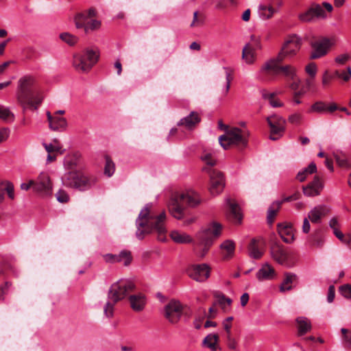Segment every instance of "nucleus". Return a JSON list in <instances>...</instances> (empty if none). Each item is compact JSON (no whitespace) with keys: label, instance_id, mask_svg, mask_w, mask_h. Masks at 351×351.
Wrapping results in <instances>:
<instances>
[{"label":"nucleus","instance_id":"nucleus-1","mask_svg":"<svg viewBox=\"0 0 351 351\" xmlns=\"http://www.w3.org/2000/svg\"><path fill=\"white\" fill-rule=\"evenodd\" d=\"M152 204H147L141 210L136 220V236L139 240H142L146 234L156 231L158 234V239L165 241L167 233L166 213L162 211L158 215H154L152 212Z\"/></svg>","mask_w":351,"mask_h":351},{"label":"nucleus","instance_id":"nucleus-2","mask_svg":"<svg viewBox=\"0 0 351 351\" xmlns=\"http://www.w3.org/2000/svg\"><path fill=\"white\" fill-rule=\"evenodd\" d=\"M16 95L18 103L24 110L31 108L37 110L43 100L36 77L31 75H24L19 80Z\"/></svg>","mask_w":351,"mask_h":351},{"label":"nucleus","instance_id":"nucleus-3","mask_svg":"<svg viewBox=\"0 0 351 351\" xmlns=\"http://www.w3.org/2000/svg\"><path fill=\"white\" fill-rule=\"evenodd\" d=\"M201 202L200 197L196 192L187 191L182 193L172 195L168 203V210L170 214L177 219H181L184 215V205L195 207Z\"/></svg>","mask_w":351,"mask_h":351},{"label":"nucleus","instance_id":"nucleus-4","mask_svg":"<svg viewBox=\"0 0 351 351\" xmlns=\"http://www.w3.org/2000/svg\"><path fill=\"white\" fill-rule=\"evenodd\" d=\"M221 229L222 226L220 223L213 222L208 228L197 233V242L194 249L197 256L202 258L206 256L214 241L221 234Z\"/></svg>","mask_w":351,"mask_h":351},{"label":"nucleus","instance_id":"nucleus-5","mask_svg":"<svg viewBox=\"0 0 351 351\" xmlns=\"http://www.w3.org/2000/svg\"><path fill=\"white\" fill-rule=\"evenodd\" d=\"M61 181L62 185L66 188L85 191L90 189L96 183L97 179L78 170L66 171L62 176Z\"/></svg>","mask_w":351,"mask_h":351},{"label":"nucleus","instance_id":"nucleus-6","mask_svg":"<svg viewBox=\"0 0 351 351\" xmlns=\"http://www.w3.org/2000/svg\"><path fill=\"white\" fill-rule=\"evenodd\" d=\"M283 60L278 58H274L265 62L261 69V73L266 75H282L287 80L295 78L296 70L291 65H280Z\"/></svg>","mask_w":351,"mask_h":351},{"label":"nucleus","instance_id":"nucleus-7","mask_svg":"<svg viewBox=\"0 0 351 351\" xmlns=\"http://www.w3.org/2000/svg\"><path fill=\"white\" fill-rule=\"evenodd\" d=\"M249 134L250 133L247 130L233 128L228 130L225 134L220 136L219 142L225 149L230 145L244 147L247 144Z\"/></svg>","mask_w":351,"mask_h":351},{"label":"nucleus","instance_id":"nucleus-8","mask_svg":"<svg viewBox=\"0 0 351 351\" xmlns=\"http://www.w3.org/2000/svg\"><path fill=\"white\" fill-rule=\"evenodd\" d=\"M135 285L133 282L129 280H119L112 284L108 293V298L117 303L124 299L130 292L133 291Z\"/></svg>","mask_w":351,"mask_h":351},{"label":"nucleus","instance_id":"nucleus-9","mask_svg":"<svg viewBox=\"0 0 351 351\" xmlns=\"http://www.w3.org/2000/svg\"><path fill=\"white\" fill-rule=\"evenodd\" d=\"M99 59V51L93 49H86L83 55H75L73 66L80 71L87 72L96 64Z\"/></svg>","mask_w":351,"mask_h":351},{"label":"nucleus","instance_id":"nucleus-10","mask_svg":"<svg viewBox=\"0 0 351 351\" xmlns=\"http://www.w3.org/2000/svg\"><path fill=\"white\" fill-rule=\"evenodd\" d=\"M301 45L302 39L300 37L295 34L289 36L276 58H278L280 60H284L287 58H291L300 50Z\"/></svg>","mask_w":351,"mask_h":351},{"label":"nucleus","instance_id":"nucleus-11","mask_svg":"<svg viewBox=\"0 0 351 351\" xmlns=\"http://www.w3.org/2000/svg\"><path fill=\"white\" fill-rule=\"evenodd\" d=\"M327 17L326 10L320 4L313 3L309 8L298 14L299 20L302 23H312Z\"/></svg>","mask_w":351,"mask_h":351},{"label":"nucleus","instance_id":"nucleus-12","mask_svg":"<svg viewBox=\"0 0 351 351\" xmlns=\"http://www.w3.org/2000/svg\"><path fill=\"white\" fill-rule=\"evenodd\" d=\"M202 170L210 176L209 191L213 195L219 194L225 186V179L223 173L210 167H204Z\"/></svg>","mask_w":351,"mask_h":351},{"label":"nucleus","instance_id":"nucleus-13","mask_svg":"<svg viewBox=\"0 0 351 351\" xmlns=\"http://www.w3.org/2000/svg\"><path fill=\"white\" fill-rule=\"evenodd\" d=\"M267 121L270 128L269 139L278 140L285 132L286 120L281 116L273 114L267 117Z\"/></svg>","mask_w":351,"mask_h":351},{"label":"nucleus","instance_id":"nucleus-14","mask_svg":"<svg viewBox=\"0 0 351 351\" xmlns=\"http://www.w3.org/2000/svg\"><path fill=\"white\" fill-rule=\"evenodd\" d=\"M312 47L311 59H317L324 56L330 47L334 45V40L328 38H320L310 43Z\"/></svg>","mask_w":351,"mask_h":351},{"label":"nucleus","instance_id":"nucleus-15","mask_svg":"<svg viewBox=\"0 0 351 351\" xmlns=\"http://www.w3.org/2000/svg\"><path fill=\"white\" fill-rule=\"evenodd\" d=\"M34 191L43 196L51 194L52 183L47 173L41 172L34 180Z\"/></svg>","mask_w":351,"mask_h":351},{"label":"nucleus","instance_id":"nucleus-16","mask_svg":"<svg viewBox=\"0 0 351 351\" xmlns=\"http://www.w3.org/2000/svg\"><path fill=\"white\" fill-rule=\"evenodd\" d=\"M183 313V306L179 301L172 300L165 307V316L171 324H177Z\"/></svg>","mask_w":351,"mask_h":351},{"label":"nucleus","instance_id":"nucleus-17","mask_svg":"<svg viewBox=\"0 0 351 351\" xmlns=\"http://www.w3.org/2000/svg\"><path fill=\"white\" fill-rule=\"evenodd\" d=\"M189 276L197 282H204L210 276V267L203 263L194 265L188 269Z\"/></svg>","mask_w":351,"mask_h":351},{"label":"nucleus","instance_id":"nucleus-18","mask_svg":"<svg viewBox=\"0 0 351 351\" xmlns=\"http://www.w3.org/2000/svg\"><path fill=\"white\" fill-rule=\"evenodd\" d=\"M271 255L272 258L280 265L288 266L290 254L282 245L274 243L271 247Z\"/></svg>","mask_w":351,"mask_h":351},{"label":"nucleus","instance_id":"nucleus-19","mask_svg":"<svg viewBox=\"0 0 351 351\" xmlns=\"http://www.w3.org/2000/svg\"><path fill=\"white\" fill-rule=\"evenodd\" d=\"M298 197H299V194L295 193L292 195L285 197L281 201L274 202L271 204V206H269V208H268V210H267V220L268 223H269V224L273 223L275 217H276L277 213L278 212L279 209L280 208L282 204L284 202H291V201L296 200L298 199Z\"/></svg>","mask_w":351,"mask_h":351},{"label":"nucleus","instance_id":"nucleus-20","mask_svg":"<svg viewBox=\"0 0 351 351\" xmlns=\"http://www.w3.org/2000/svg\"><path fill=\"white\" fill-rule=\"evenodd\" d=\"M49 121V128L56 132H63L67 128V121L65 118L57 115H52L49 111L46 112Z\"/></svg>","mask_w":351,"mask_h":351},{"label":"nucleus","instance_id":"nucleus-21","mask_svg":"<svg viewBox=\"0 0 351 351\" xmlns=\"http://www.w3.org/2000/svg\"><path fill=\"white\" fill-rule=\"evenodd\" d=\"M95 15V11L94 9L90 8L88 11L77 13L74 19L75 27L77 29L83 28L85 29L87 22H89L90 19Z\"/></svg>","mask_w":351,"mask_h":351},{"label":"nucleus","instance_id":"nucleus-22","mask_svg":"<svg viewBox=\"0 0 351 351\" xmlns=\"http://www.w3.org/2000/svg\"><path fill=\"white\" fill-rule=\"evenodd\" d=\"M329 210L324 205H318L314 207L308 213V218L313 223H319L321 222L322 217L326 216Z\"/></svg>","mask_w":351,"mask_h":351},{"label":"nucleus","instance_id":"nucleus-23","mask_svg":"<svg viewBox=\"0 0 351 351\" xmlns=\"http://www.w3.org/2000/svg\"><path fill=\"white\" fill-rule=\"evenodd\" d=\"M322 189L323 184L319 178L315 176L313 180L303 188V192L306 196H315L320 193Z\"/></svg>","mask_w":351,"mask_h":351},{"label":"nucleus","instance_id":"nucleus-24","mask_svg":"<svg viewBox=\"0 0 351 351\" xmlns=\"http://www.w3.org/2000/svg\"><path fill=\"white\" fill-rule=\"evenodd\" d=\"M278 232L284 242L290 243L293 241L291 227L287 223H280L277 225Z\"/></svg>","mask_w":351,"mask_h":351},{"label":"nucleus","instance_id":"nucleus-25","mask_svg":"<svg viewBox=\"0 0 351 351\" xmlns=\"http://www.w3.org/2000/svg\"><path fill=\"white\" fill-rule=\"evenodd\" d=\"M201 121V118L197 112L192 111L189 115L180 119L178 125H184L188 129L195 127Z\"/></svg>","mask_w":351,"mask_h":351},{"label":"nucleus","instance_id":"nucleus-26","mask_svg":"<svg viewBox=\"0 0 351 351\" xmlns=\"http://www.w3.org/2000/svg\"><path fill=\"white\" fill-rule=\"evenodd\" d=\"M131 308L134 311H141L144 309L146 300L145 295L139 293L137 295H131L129 298Z\"/></svg>","mask_w":351,"mask_h":351},{"label":"nucleus","instance_id":"nucleus-27","mask_svg":"<svg viewBox=\"0 0 351 351\" xmlns=\"http://www.w3.org/2000/svg\"><path fill=\"white\" fill-rule=\"evenodd\" d=\"M219 335L217 334H208L202 341V346L209 348L211 351L221 350V348L218 344Z\"/></svg>","mask_w":351,"mask_h":351},{"label":"nucleus","instance_id":"nucleus-28","mask_svg":"<svg viewBox=\"0 0 351 351\" xmlns=\"http://www.w3.org/2000/svg\"><path fill=\"white\" fill-rule=\"evenodd\" d=\"M256 276L258 280H267L273 279L275 276V271L269 264L266 263L257 271Z\"/></svg>","mask_w":351,"mask_h":351},{"label":"nucleus","instance_id":"nucleus-29","mask_svg":"<svg viewBox=\"0 0 351 351\" xmlns=\"http://www.w3.org/2000/svg\"><path fill=\"white\" fill-rule=\"evenodd\" d=\"M295 322L299 336H302L311 330V322L307 317H298Z\"/></svg>","mask_w":351,"mask_h":351},{"label":"nucleus","instance_id":"nucleus-30","mask_svg":"<svg viewBox=\"0 0 351 351\" xmlns=\"http://www.w3.org/2000/svg\"><path fill=\"white\" fill-rule=\"evenodd\" d=\"M223 258L228 259L233 256L235 250V244L232 240H226L220 245Z\"/></svg>","mask_w":351,"mask_h":351},{"label":"nucleus","instance_id":"nucleus-31","mask_svg":"<svg viewBox=\"0 0 351 351\" xmlns=\"http://www.w3.org/2000/svg\"><path fill=\"white\" fill-rule=\"evenodd\" d=\"M242 58L248 64H253L256 58V51L251 45H245L242 51Z\"/></svg>","mask_w":351,"mask_h":351},{"label":"nucleus","instance_id":"nucleus-32","mask_svg":"<svg viewBox=\"0 0 351 351\" xmlns=\"http://www.w3.org/2000/svg\"><path fill=\"white\" fill-rule=\"evenodd\" d=\"M170 237L177 243H189L192 241V239L189 234L178 230H173L170 233Z\"/></svg>","mask_w":351,"mask_h":351},{"label":"nucleus","instance_id":"nucleus-33","mask_svg":"<svg viewBox=\"0 0 351 351\" xmlns=\"http://www.w3.org/2000/svg\"><path fill=\"white\" fill-rule=\"evenodd\" d=\"M275 12L274 8L267 4H260L258 8V14L261 19L266 20L271 18Z\"/></svg>","mask_w":351,"mask_h":351},{"label":"nucleus","instance_id":"nucleus-34","mask_svg":"<svg viewBox=\"0 0 351 351\" xmlns=\"http://www.w3.org/2000/svg\"><path fill=\"white\" fill-rule=\"evenodd\" d=\"M227 203L229 205L230 214L235 223H240L242 220V215L240 213V208L238 205L235 203L230 202L229 199H227Z\"/></svg>","mask_w":351,"mask_h":351},{"label":"nucleus","instance_id":"nucleus-35","mask_svg":"<svg viewBox=\"0 0 351 351\" xmlns=\"http://www.w3.org/2000/svg\"><path fill=\"white\" fill-rule=\"evenodd\" d=\"M317 171V167L316 165L314 162H311L309 165L305 168L303 171H300L297 174V179L300 182H303L306 179V177L308 175L312 174Z\"/></svg>","mask_w":351,"mask_h":351},{"label":"nucleus","instance_id":"nucleus-36","mask_svg":"<svg viewBox=\"0 0 351 351\" xmlns=\"http://www.w3.org/2000/svg\"><path fill=\"white\" fill-rule=\"evenodd\" d=\"M296 279V276L293 274H286L285 279L282 282L280 289L281 291H289L291 289V284Z\"/></svg>","mask_w":351,"mask_h":351},{"label":"nucleus","instance_id":"nucleus-37","mask_svg":"<svg viewBox=\"0 0 351 351\" xmlns=\"http://www.w3.org/2000/svg\"><path fill=\"white\" fill-rule=\"evenodd\" d=\"M255 239H252L249 245L248 250L251 257L255 259H259L263 256V252L258 248Z\"/></svg>","mask_w":351,"mask_h":351},{"label":"nucleus","instance_id":"nucleus-38","mask_svg":"<svg viewBox=\"0 0 351 351\" xmlns=\"http://www.w3.org/2000/svg\"><path fill=\"white\" fill-rule=\"evenodd\" d=\"M77 155L67 156L64 158V165L65 168L69 171H75L74 169L77 165Z\"/></svg>","mask_w":351,"mask_h":351},{"label":"nucleus","instance_id":"nucleus-39","mask_svg":"<svg viewBox=\"0 0 351 351\" xmlns=\"http://www.w3.org/2000/svg\"><path fill=\"white\" fill-rule=\"evenodd\" d=\"M308 241L312 245L317 247H322L324 240L319 234V230H315L311 235L309 236Z\"/></svg>","mask_w":351,"mask_h":351},{"label":"nucleus","instance_id":"nucleus-40","mask_svg":"<svg viewBox=\"0 0 351 351\" xmlns=\"http://www.w3.org/2000/svg\"><path fill=\"white\" fill-rule=\"evenodd\" d=\"M223 69L225 71L226 82L225 87L222 90V94L224 96H226L229 92L230 87V83L233 79V77H232V71L230 68L223 67Z\"/></svg>","mask_w":351,"mask_h":351},{"label":"nucleus","instance_id":"nucleus-41","mask_svg":"<svg viewBox=\"0 0 351 351\" xmlns=\"http://www.w3.org/2000/svg\"><path fill=\"white\" fill-rule=\"evenodd\" d=\"M104 174L108 177H111L115 171V165L113 161L108 156H105Z\"/></svg>","mask_w":351,"mask_h":351},{"label":"nucleus","instance_id":"nucleus-42","mask_svg":"<svg viewBox=\"0 0 351 351\" xmlns=\"http://www.w3.org/2000/svg\"><path fill=\"white\" fill-rule=\"evenodd\" d=\"M201 159L207 165L206 167H211L216 165V159L212 153L204 151L202 156Z\"/></svg>","mask_w":351,"mask_h":351},{"label":"nucleus","instance_id":"nucleus-43","mask_svg":"<svg viewBox=\"0 0 351 351\" xmlns=\"http://www.w3.org/2000/svg\"><path fill=\"white\" fill-rule=\"evenodd\" d=\"M118 263H123L125 266H128L130 264L132 260L131 252L128 250H122L119 254H117Z\"/></svg>","mask_w":351,"mask_h":351},{"label":"nucleus","instance_id":"nucleus-44","mask_svg":"<svg viewBox=\"0 0 351 351\" xmlns=\"http://www.w3.org/2000/svg\"><path fill=\"white\" fill-rule=\"evenodd\" d=\"M0 119L6 121H13L14 115L8 108L0 106Z\"/></svg>","mask_w":351,"mask_h":351},{"label":"nucleus","instance_id":"nucleus-45","mask_svg":"<svg viewBox=\"0 0 351 351\" xmlns=\"http://www.w3.org/2000/svg\"><path fill=\"white\" fill-rule=\"evenodd\" d=\"M327 106L323 101H318L315 102L309 110V112L324 113L326 112Z\"/></svg>","mask_w":351,"mask_h":351},{"label":"nucleus","instance_id":"nucleus-46","mask_svg":"<svg viewBox=\"0 0 351 351\" xmlns=\"http://www.w3.org/2000/svg\"><path fill=\"white\" fill-rule=\"evenodd\" d=\"M60 38L70 46H73L77 43L78 38L67 32L62 33Z\"/></svg>","mask_w":351,"mask_h":351},{"label":"nucleus","instance_id":"nucleus-47","mask_svg":"<svg viewBox=\"0 0 351 351\" xmlns=\"http://www.w3.org/2000/svg\"><path fill=\"white\" fill-rule=\"evenodd\" d=\"M217 298V302L214 305L216 304H219L224 311H226L232 303V300L229 298H226L224 295H219Z\"/></svg>","mask_w":351,"mask_h":351},{"label":"nucleus","instance_id":"nucleus-48","mask_svg":"<svg viewBox=\"0 0 351 351\" xmlns=\"http://www.w3.org/2000/svg\"><path fill=\"white\" fill-rule=\"evenodd\" d=\"M303 119L304 117L302 113L295 112L289 116L288 121L293 125H298L301 124Z\"/></svg>","mask_w":351,"mask_h":351},{"label":"nucleus","instance_id":"nucleus-49","mask_svg":"<svg viewBox=\"0 0 351 351\" xmlns=\"http://www.w3.org/2000/svg\"><path fill=\"white\" fill-rule=\"evenodd\" d=\"M100 22L96 19H90L89 22H87V25L84 29L85 33H89L90 32L96 30L100 27Z\"/></svg>","mask_w":351,"mask_h":351},{"label":"nucleus","instance_id":"nucleus-50","mask_svg":"<svg viewBox=\"0 0 351 351\" xmlns=\"http://www.w3.org/2000/svg\"><path fill=\"white\" fill-rule=\"evenodd\" d=\"M57 200L60 203H67L70 197L66 191L63 189H60L56 194Z\"/></svg>","mask_w":351,"mask_h":351},{"label":"nucleus","instance_id":"nucleus-51","mask_svg":"<svg viewBox=\"0 0 351 351\" xmlns=\"http://www.w3.org/2000/svg\"><path fill=\"white\" fill-rule=\"evenodd\" d=\"M339 292L346 299H351V285L345 284L339 287Z\"/></svg>","mask_w":351,"mask_h":351},{"label":"nucleus","instance_id":"nucleus-52","mask_svg":"<svg viewBox=\"0 0 351 351\" xmlns=\"http://www.w3.org/2000/svg\"><path fill=\"white\" fill-rule=\"evenodd\" d=\"M341 331L343 334V341L346 344V347L351 349V330H349L343 328Z\"/></svg>","mask_w":351,"mask_h":351},{"label":"nucleus","instance_id":"nucleus-53","mask_svg":"<svg viewBox=\"0 0 351 351\" xmlns=\"http://www.w3.org/2000/svg\"><path fill=\"white\" fill-rule=\"evenodd\" d=\"M5 191L7 193L8 197L13 200L15 198V194H14V184L10 182L6 181L5 182Z\"/></svg>","mask_w":351,"mask_h":351},{"label":"nucleus","instance_id":"nucleus-54","mask_svg":"<svg viewBox=\"0 0 351 351\" xmlns=\"http://www.w3.org/2000/svg\"><path fill=\"white\" fill-rule=\"evenodd\" d=\"M12 284L10 282H5L3 285L0 286V300H4L5 296L11 290Z\"/></svg>","mask_w":351,"mask_h":351},{"label":"nucleus","instance_id":"nucleus-55","mask_svg":"<svg viewBox=\"0 0 351 351\" xmlns=\"http://www.w3.org/2000/svg\"><path fill=\"white\" fill-rule=\"evenodd\" d=\"M115 303L112 302H107L104 308V313L107 317H112L114 313V305Z\"/></svg>","mask_w":351,"mask_h":351},{"label":"nucleus","instance_id":"nucleus-56","mask_svg":"<svg viewBox=\"0 0 351 351\" xmlns=\"http://www.w3.org/2000/svg\"><path fill=\"white\" fill-rule=\"evenodd\" d=\"M247 45H251L254 47V50L256 51L257 49H261V39L259 37L252 35L251 36V41L250 43H247Z\"/></svg>","mask_w":351,"mask_h":351},{"label":"nucleus","instance_id":"nucleus-57","mask_svg":"<svg viewBox=\"0 0 351 351\" xmlns=\"http://www.w3.org/2000/svg\"><path fill=\"white\" fill-rule=\"evenodd\" d=\"M227 346L230 350H236L237 343L236 340L232 337L231 332L226 333Z\"/></svg>","mask_w":351,"mask_h":351},{"label":"nucleus","instance_id":"nucleus-58","mask_svg":"<svg viewBox=\"0 0 351 351\" xmlns=\"http://www.w3.org/2000/svg\"><path fill=\"white\" fill-rule=\"evenodd\" d=\"M329 226L332 230L333 234H335L336 231H341L339 230L340 223L337 217H333L329 221Z\"/></svg>","mask_w":351,"mask_h":351},{"label":"nucleus","instance_id":"nucleus-59","mask_svg":"<svg viewBox=\"0 0 351 351\" xmlns=\"http://www.w3.org/2000/svg\"><path fill=\"white\" fill-rule=\"evenodd\" d=\"M43 145L44 146L45 149H46V151L48 152V154H52L53 152H60L61 154L62 152H61V151H60V147H58V145H53L51 143H43Z\"/></svg>","mask_w":351,"mask_h":351},{"label":"nucleus","instance_id":"nucleus-60","mask_svg":"<svg viewBox=\"0 0 351 351\" xmlns=\"http://www.w3.org/2000/svg\"><path fill=\"white\" fill-rule=\"evenodd\" d=\"M290 81H291L289 84L290 89L293 92L298 90L300 86L301 80L298 77L297 75H295V78L294 80H290Z\"/></svg>","mask_w":351,"mask_h":351},{"label":"nucleus","instance_id":"nucleus-61","mask_svg":"<svg viewBox=\"0 0 351 351\" xmlns=\"http://www.w3.org/2000/svg\"><path fill=\"white\" fill-rule=\"evenodd\" d=\"M104 261L106 263H116L119 262L117 254H106L103 256Z\"/></svg>","mask_w":351,"mask_h":351},{"label":"nucleus","instance_id":"nucleus-62","mask_svg":"<svg viewBox=\"0 0 351 351\" xmlns=\"http://www.w3.org/2000/svg\"><path fill=\"white\" fill-rule=\"evenodd\" d=\"M198 12H195L193 14V20L192 23H191V27H195L199 26L203 24L204 23V18L203 17H198Z\"/></svg>","mask_w":351,"mask_h":351},{"label":"nucleus","instance_id":"nucleus-63","mask_svg":"<svg viewBox=\"0 0 351 351\" xmlns=\"http://www.w3.org/2000/svg\"><path fill=\"white\" fill-rule=\"evenodd\" d=\"M350 58V56L347 53L340 54L335 58V62L339 64H344Z\"/></svg>","mask_w":351,"mask_h":351},{"label":"nucleus","instance_id":"nucleus-64","mask_svg":"<svg viewBox=\"0 0 351 351\" xmlns=\"http://www.w3.org/2000/svg\"><path fill=\"white\" fill-rule=\"evenodd\" d=\"M306 72L313 77H315L317 73L316 65L314 63L308 64L306 66Z\"/></svg>","mask_w":351,"mask_h":351}]
</instances>
